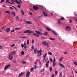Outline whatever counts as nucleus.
I'll list each match as a JSON object with an SVG mask.
<instances>
[{
	"label": "nucleus",
	"instance_id": "obj_43",
	"mask_svg": "<svg viewBox=\"0 0 77 77\" xmlns=\"http://www.w3.org/2000/svg\"><path fill=\"white\" fill-rule=\"evenodd\" d=\"M33 49H34V48H35V47H34V46L32 45L31 47Z\"/></svg>",
	"mask_w": 77,
	"mask_h": 77
},
{
	"label": "nucleus",
	"instance_id": "obj_51",
	"mask_svg": "<svg viewBox=\"0 0 77 77\" xmlns=\"http://www.w3.org/2000/svg\"><path fill=\"white\" fill-rule=\"evenodd\" d=\"M9 9H11V10H13V8H12V7H10L9 8Z\"/></svg>",
	"mask_w": 77,
	"mask_h": 77
},
{
	"label": "nucleus",
	"instance_id": "obj_50",
	"mask_svg": "<svg viewBox=\"0 0 77 77\" xmlns=\"http://www.w3.org/2000/svg\"><path fill=\"white\" fill-rule=\"evenodd\" d=\"M11 32H15V29H14L11 30Z\"/></svg>",
	"mask_w": 77,
	"mask_h": 77
},
{
	"label": "nucleus",
	"instance_id": "obj_39",
	"mask_svg": "<svg viewBox=\"0 0 77 77\" xmlns=\"http://www.w3.org/2000/svg\"><path fill=\"white\" fill-rule=\"evenodd\" d=\"M34 69V68L33 67L30 70L31 71H32Z\"/></svg>",
	"mask_w": 77,
	"mask_h": 77
},
{
	"label": "nucleus",
	"instance_id": "obj_27",
	"mask_svg": "<svg viewBox=\"0 0 77 77\" xmlns=\"http://www.w3.org/2000/svg\"><path fill=\"white\" fill-rule=\"evenodd\" d=\"M11 13L12 14V15L14 16H15V13L14 12H12Z\"/></svg>",
	"mask_w": 77,
	"mask_h": 77
},
{
	"label": "nucleus",
	"instance_id": "obj_26",
	"mask_svg": "<svg viewBox=\"0 0 77 77\" xmlns=\"http://www.w3.org/2000/svg\"><path fill=\"white\" fill-rule=\"evenodd\" d=\"M48 54L49 55H52V53L50 51H49L48 52Z\"/></svg>",
	"mask_w": 77,
	"mask_h": 77
},
{
	"label": "nucleus",
	"instance_id": "obj_35",
	"mask_svg": "<svg viewBox=\"0 0 77 77\" xmlns=\"http://www.w3.org/2000/svg\"><path fill=\"white\" fill-rule=\"evenodd\" d=\"M17 7L18 8H19V9H20V8H21L20 7H21V5H18Z\"/></svg>",
	"mask_w": 77,
	"mask_h": 77
},
{
	"label": "nucleus",
	"instance_id": "obj_38",
	"mask_svg": "<svg viewBox=\"0 0 77 77\" xmlns=\"http://www.w3.org/2000/svg\"><path fill=\"white\" fill-rule=\"evenodd\" d=\"M5 13H7V14H9V13H10V12L8 11H7L5 12Z\"/></svg>",
	"mask_w": 77,
	"mask_h": 77
},
{
	"label": "nucleus",
	"instance_id": "obj_20",
	"mask_svg": "<svg viewBox=\"0 0 77 77\" xmlns=\"http://www.w3.org/2000/svg\"><path fill=\"white\" fill-rule=\"evenodd\" d=\"M20 12L22 15H24V12H23V10H21Z\"/></svg>",
	"mask_w": 77,
	"mask_h": 77
},
{
	"label": "nucleus",
	"instance_id": "obj_59",
	"mask_svg": "<svg viewBox=\"0 0 77 77\" xmlns=\"http://www.w3.org/2000/svg\"><path fill=\"white\" fill-rule=\"evenodd\" d=\"M60 19L61 20H63V17H61V18H60Z\"/></svg>",
	"mask_w": 77,
	"mask_h": 77
},
{
	"label": "nucleus",
	"instance_id": "obj_53",
	"mask_svg": "<svg viewBox=\"0 0 77 77\" xmlns=\"http://www.w3.org/2000/svg\"><path fill=\"white\" fill-rule=\"evenodd\" d=\"M46 63L48 64L49 63V60H48L47 62Z\"/></svg>",
	"mask_w": 77,
	"mask_h": 77
},
{
	"label": "nucleus",
	"instance_id": "obj_4",
	"mask_svg": "<svg viewBox=\"0 0 77 77\" xmlns=\"http://www.w3.org/2000/svg\"><path fill=\"white\" fill-rule=\"evenodd\" d=\"M25 72H21L18 76V77H21L23 75L25 74Z\"/></svg>",
	"mask_w": 77,
	"mask_h": 77
},
{
	"label": "nucleus",
	"instance_id": "obj_23",
	"mask_svg": "<svg viewBox=\"0 0 77 77\" xmlns=\"http://www.w3.org/2000/svg\"><path fill=\"white\" fill-rule=\"evenodd\" d=\"M48 32H46L45 33H43V35H48Z\"/></svg>",
	"mask_w": 77,
	"mask_h": 77
},
{
	"label": "nucleus",
	"instance_id": "obj_15",
	"mask_svg": "<svg viewBox=\"0 0 77 77\" xmlns=\"http://www.w3.org/2000/svg\"><path fill=\"white\" fill-rule=\"evenodd\" d=\"M63 59V57H62L61 58L59 59V62H60V63H61L62 62V59Z\"/></svg>",
	"mask_w": 77,
	"mask_h": 77
},
{
	"label": "nucleus",
	"instance_id": "obj_46",
	"mask_svg": "<svg viewBox=\"0 0 77 77\" xmlns=\"http://www.w3.org/2000/svg\"><path fill=\"white\" fill-rule=\"evenodd\" d=\"M4 2V0H1V2L0 3H3V2Z\"/></svg>",
	"mask_w": 77,
	"mask_h": 77
},
{
	"label": "nucleus",
	"instance_id": "obj_62",
	"mask_svg": "<svg viewBox=\"0 0 77 77\" xmlns=\"http://www.w3.org/2000/svg\"><path fill=\"white\" fill-rule=\"evenodd\" d=\"M36 66L35 65V66L34 67V68L35 69H36Z\"/></svg>",
	"mask_w": 77,
	"mask_h": 77
},
{
	"label": "nucleus",
	"instance_id": "obj_24",
	"mask_svg": "<svg viewBox=\"0 0 77 77\" xmlns=\"http://www.w3.org/2000/svg\"><path fill=\"white\" fill-rule=\"evenodd\" d=\"M49 39H51V40H55V38H51V37H50L49 38Z\"/></svg>",
	"mask_w": 77,
	"mask_h": 77
},
{
	"label": "nucleus",
	"instance_id": "obj_8",
	"mask_svg": "<svg viewBox=\"0 0 77 77\" xmlns=\"http://www.w3.org/2000/svg\"><path fill=\"white\" fill-rule=\"evenodd\" d=\"M33 8L34 9H35V10H37V9H39V8L36 6H34L33 7Z\"/></svg>",
	"mask_w": 77,
	"mask_h": 77
},
{
	"label": "nucleus",
	"instance_id": "obj_40",
	"mask_svg": "<svg viewBox=\"0 0 77 77\" xmlns=\"http://www.w3.org/2000/svg\"><path fill=\"white\" fill-rule=\"evenodd\" d=\"M22 54H23V55H24V52L23 51H22L21 52Z\"/></svg>",
	"mask_w": 77,
	"mask_h": 77
},
{
	"label": "nucleus",
	"instance_id": "obj_55",
	"mask_svg": "<svg viewBox=\"0 0 77 77\" xmlns=\"http://www.w3.org/2000/svg\"><path fill=\"white\" fill-rule=\"evenodd\" d=\"M19 2H20V3H22V2L21 1V0H19Z\"/></svg>",
	"mask_w": 77,
	"mask_h": 77
},
{
	"label": "nucleus",
	"instance_id": "obj_42",
	"mask_svg": "<svg viewBox=\"0 0 77 77\" xmlns=\"http://www.w3.org/2000/svg\"><path fill=\"white\" fill-rule=\"evenodd\" d=\"M59 77H62V73H60V75H59Z\"/></svg>",
	"mask_w": 77,
	"mask_h": 77
},
{
	"label": "nucleus",
	"instance_id": "obj_3",
	"mask_svg": "<svg viewBox=\"0 0 77 77\" xmlns=\"http://www.w3.org/2000/svg\"><path fill=\"white\" fill-rule=\"evenodd\" d=\"M9 60H12L13 59V55L12 54H10L8 57Z\"/></svg>",
	"mask_w": 77,
	"mask_h": 77
},
{
	"label": "nucleus",
	"instance_id": "obj_33",
	"mask_svg": "<svg viewBox=\"0 0 77 77\" xmlns=\"http://www.w3.org/2000/svg\"><path fill=\"white\" fill-rule=\"evenodd\" d=\"M57 71H55V75H57Z\"/></svg>",
	"mask_w": 77,
	"mask_h": 77
},
{
	"label": "nucleus",
	"instance_id": "obj_31",
	"mask_svg": "<svg viewBox=\"0 0 77 77\" xmlns=\"http://www.w3.org/2000/svg\"><path fill=\"white\" fill-rule=\"evenodd\" d=\"M16 3H17V4H18L19 5H21V4H20V2L18 1L16 2Z\"/></svg>",
	"mask_w": 77,
	"mask_h": 77
},
{
	"label": "nucleus",
	"instance_id": "obj_19",
	"mask_svg": "<svg viewBox=\"0 0 77 77\" xmlns=\"http://www.w3.org/2000/svg\"><path fill=\"white\" fill-rule=\"evenodd\" d=\"M22 63L24 64H25V63H27V62L23 60L22 61Z\"/></svg>",
	"mask_w": 77,
	"mask_h": 77
},
{
	"label": "nucleus",
	"instance_id": "obj_54",
	"mask_svg": "<svg viewBox=\"0 0 77 77\" xmlns=\"http://www.w3.org/2000/svg\"><path fill=\"white\" fill-rule=\"evenodd\" d=\"M29 13L30 15H32V12H29Z\"/></svg>",
	"mask_w": 77,
	"mask_h": 77
},
{
	"label": "nucleus",
	"instance_id": "obj_37",
	"mask_svg": "<svg viewBox=\"0 0 77 77\" xmlns=\"http://www.w3.org/2000/svg\"><path fill=\"white\" fill-rule=\"evenodd\" d=\"M39 53H40V50H37V53L38 54H39Z\"/></svg>",
	"mask_w": 77,
	"mask_h": 77
},
{
	"label": "nucleus",
	"instance_id": "obj_32",
	"mask_svg": "<svg viewBox=\"0 0 77 77\" xmlns=\"http://www.w3.org/2000/svg\"><path fill=\"white\" fill-rule=\"evenodd\" d=\"M56 62V58H54L53 62Z\"/></svg>",
	"mask_w": 77,
	"mask_h": 77
},
{
	"label": "nucleus",
	"instance_id": "obj_25",
	"mask_svg": "<svg viewBox=\"0 0 77 77\" xmlns=\"http://www.w3.org/2000/svg\"><path fill=\"white\" fill-rule=\"evenodd\" d=\"M34 51L35 52V54H36V51H37V49H35Z\"/></svg>",
	"mask_w": 77,
	"mask_h": 77
},
{
	"label": "nucleus",
	"instance_id": "obj_44",
	"mask_svg": "<svg viewBox=\"0 0 77 77\" xmlns=\"http://www.w3.org/2000/svg\"><path fill=\"white\" fill-rule=\"evenodd\" d=\"M74 65H77V62H75L74 63Z\"/></svg>",
	"mask_w": 77,
	"mask_h": 77
},
{
	"label": "nucleus",
	"instance_id": "obj_60",
	"mask_svg": "<svg viewBox=\"0 0 77 77\" xmlns=\"http://www.w3.org/2000/svg\"><path fill=\"white\" fill-rule=\"evenodd\" d=\"M41 38L42 39H45V37H41Z\"/></svg>",
	"mask_w": 77,
	"mask_h": 77
},
{
	"label": "nucleus",
	"instance_id": "obj_47",
	"mask_svg": "<svg viewBox=\"0 0 77 77\" xmlns=\"http://www.w3.org/2000/svg\"><path fill=\"white\" fill-rule=\"evenodd\" d=\"M2 48H3V47L0 45V49H2Z\"/></svg>",
	"mask_w": 77,
	"mask_h": 77
},
{
	"label": "nucleus",
	"instance_id": "obj_29",
	"mask_svg": "<svg viewBox=\"0 0 77 77\" xmlns=\"http://www.w3.org/2000/svg\"><path fill=\"white\" fill-rule=\"evenodd\" d=\"M45 70V69H42L40 70V72H43Z\"/></svg>",
	"mask_w": 77,
	"mask_h": 77
},
{
	"label": "nucleus",
	"instance_id": "obj_22",
	"mask_svg": "<svg viewBox=\"0 0 77 77\" xmlns=\"http://www.w3.org/2000/svg\"><path fill=\"white\" fill-rule=\"evenodd\" d=\"M56 65V63L55 62H53V66H55Z\"/></svg>",
	"mask_w": 77,
	"mask_h": 77
},
{
	"label": "nucleus",
	"instance_id": "obj_30",
	"mask_svg": "<svg viewBox=\"0 0 77 77\" xmlns=\"http://www.w3.org/2000/svg\"><path fill=\"white\" fill-rule=\"evenodd\" d=\"M9 3H10V4H11V5H13V4H15V3H14V2H8Z\"/></svg>",
	"mask_w": 77,
	"mask_h": 77
},
{
	"label": "nucleus",
	"instance_id": "obj_21",
	"mask_svg": "<svg viewBox=\"0 0 77 77\" xmlns=\"http://www.w3.org/2000/svg\"><path fill=\"white\" fill-rule=\"evenodd\" d=\"M49 69H50V72H51V71H52L53 68H52V67H50Z\"/></svg>",
	"mask_w": 77,
	"mask_h": 77
},
{
	"label": "nucleus",
	"instance_id": "obj_1",
	"mask_svg": "<svg viewBox=\"0 0 77 77\" xmlns=\"http://www.w3.org/2000/svg\"><path fill=\"white\" fill-rule=\"evenodd\" d=\"M34 31H31L29 30H28L26 31H25L23 32V33H28L29 35H30L31 33H32V35H34L35 36H37V37H39V35H38L37 34L34 33Z\"/></svg>",
	"mask_w": 77,
	"mask_h": 77
},
{
	"label": "nucleus",
	"instance_id": "obj_48",
	"mask_svg": "<svg viewBox=\"0 0 77 77\" xmlns=\"http://www.w3.org/2000/svg\"><path fill=\"white\" fill-rule=\"evenodd\" d=\"M22 38H23V39H26V37H22Z\"/></svg>",
	"mask_w": 77,
	"mask_h": 77
},
{
	"label": "nucleus",
	"instance_id": "obj_41",
	"mask_svg": "<svg viewBox=\"0 0 77 77\" xmlns=\"http://www.w3.org/2000/svg\"><path fill=\"white\" fill-rule=\"evenodd\" d=\"M21 47L22 48H23V47H24V45H23V44H22L21 45Z\"/></svg>",
	"mask_w": 77,
	"mask_h": 77
},
{
	"label": "nucleus",
	"instance_id": "obj_57",
	"mask_svg": "<svg viewBox=\"0 0 77 77\" xmlns=\"http://www.w3.org/2000/svg\"><path fill=\"white\" fill-rule=\"evenodd\" d=\"M15 30H18V28H15Z\"/></svg>",
	"mask_w": 77,
	"mask_h": 77
},
{
	"label": "nucleus",
	"instance_id": "obj_12",
	"mask_svg": "<svg viewBox=\"0 0 77 77\" xmlns=\"http://www.w3.org/2000/svg\"><path fill=\"white\" fill-rule=\"evenodd\" d=\"M47 53H46L44 55H43V56H44V59L43 60H45V57H46V56H47Z\"/></svg>",
	"mask_w": 77,
	"mask_h": 77
},
{
	"label": "nucleus",
	"instance_id": "obj_14",
	"mask_svg": "<svg viewBox=\"0 0 77 77\" xmlns=\"http://www.w3.org/2000/svg\"><path fill=\"white\" fill-rule=\"evenodd\" d=\"M26 24H32V22H31L30 21H26L25 23Z\"/></svg>",
	"mask_w": 77,
	"mask_h": 77
},
{
	"label": "nucleus",
	"instance_id": "obj_13",
	"mask_svg": "<svg viewBox=\"0 0 77 77\" xmlns=\"http://www.w3.org/2000/svg\"><path fill=\"white\" fill-rule=\"evenodd\" d=\"M6 30L7 32H9L10 31V28H8L6 29Z\"/></svg>",
	"mask_w": 77,
	"mask_h": 77
},
{
	"label": "nucleus",
	"instance_id": "obj_64",
	"mask_svg": "<svg viewBox=\"0 0 77 77\" xmlns=\"http://www.w3.org/2000/svg\"><path fill=\"white\" fill-rule=\"evenodd\" d=\"M29 57V55H27L26 56V57Z\"/></svg>",
	"mask_w": 77,
	"mask_h": 77
},
{
	"label": "nucleus",
	"instance_id": "obj_34",
	"mask_svg": "<svg viewBox=\"0 0 77 77\" xmlns=\"http://www.w3.org/2000/svg\"><path fill=\"white\" fill-rule=\"evenodd\" d=\"M50 60L51 61V63L52 62H53V59L52 58H51L50 59Z\"/></svg>",
	"mask_w": 77,
	"mask_h": 77
},
{
	"label": "nucleus",
	"instance_id": "obj_17",
	"mask_svg": "<svg viewBox=\"0 0 77 77\" xmlns=\"http://www.w3.org/2000/svg\"><path fill=\"white\" fill-rule=\"evenodd\" d=\"M52 32H53V33H54V35H58V34L57 33H56V32L53 31H52Z\"/></svg>",
	"mask_w": 77,
	"mask_h": 77
},
{
	"label": "nucleus",
	"instance_id": "obj_28",
	"mask_svg": "<svg viewBox=\"0 0 77 77\" xmlns=\"http://www.w3.org/2000/svg\"><path fill=\"white\" fill-rule=\"evenodd\" d=\"M26 42L27 44H29V40L28 39Z\"/></svg>",
	"mask_w": 77,
	"mask_h": 77
},
{
	"label": "nucleus",
	"instance_id": "obj_58",
	"mask_svg": "<svg viewBox=\"0 0 77 77\" xmlns=\"http://www.w3.org/2000/svg\"><path fill=\"white\" fill-rule=\"evenodd\" d=\"M17 1H18V0H14L13 2H16Z\"/></svg>",
	"mask_w": 77,
	"mask_h": 77
},
{
	"label": "nucleus",
	"instance_id": "obj_9",
	"mask_svg": "<svg viewBox=\"0 0 77 77\" xmlns=\"http://www.w3.org/2000/svg\"><path fill=\"white\" fill-rule=\"evenodd\" d=\"M43 15H44L45 17H47V16H48V15H47V14L45 13V12H43Z\"/></svg>",
	"mask_w": 77,
	"mask_h": 77
},
{
	"label": "nucleus",
	"instance_id": "obj_7",
	"mask_svg": "<svg viewBox=\"0 0 77 77\" xmlns=\"http://www.w3.org/2000/svg\"><path fill=\"white\" fill-rule=\"evenodd\" d=\"M35 31L37 34H39V35H42V33L41 32L37 30H35Z\"/></svg>",
	"mask_w": 77,
	"mask_h": 77
},
{
	"label": "nucleus",
	"instance_id": "obj_56",
	"mask_svg": "<svg viewBox=\"0 0 77 77\" xmlns=\"http://www.w3.org/2000/svg\"><path fill=\"white\" fill-rule=\"evenodd\" d=\"M60 20H58V23H60Z\"/></svg>",
	"mask_w": 77,
	"mask_h": 77
},
{
	"label": "nucleus",
	"instance_id": "obj_16",
	"mask_svg": "<svg viewBox=\"0 0 77 77\" xmlns=\"http://www.w3.org/2000/svg\"><path fill=\"white\" fill-rule=\"evenodd\" d=\"M46 29H47V30H48V32H49V31H50V30H51L50 28L48 27H46Z\"/></svg>",
	"mask_w": 77,
	"mask_h": 77
},
{
	"label": "nucleus",
	"instance_id": "obj_52",
	"mask_svg": "<svg viewBox=\"0 0 77 77\" xmlns=\"http://www.w3.org/2000/svg\"><path fill=\"white\" fill-rule=\"evenodd\" d=\"M6 3H9V0H6Z\"/></svg>",
	"mask_w": 77,
	"mask_h": 77
},
{
	"label": "nucleus",
	"instance_id": "obj_10",
	"mask_svg": "<svg viewBox=\"0 0 77 77\" xmlns=\"http://www.w3.org/2000/svg\"><path fill=\"white\" fill-rule=\"evenodd\" d=\"M11 66L10 64H8V65H7L6 66H5V69H7V68H8L9 66Z\"/></svg>",
	"mask_w": 77,
	"mask_h": 77
},
{
	"label": "nucleus",
	"instance_id": "obj_6",
	"mask_svg": "<svg viewBox=\"0 0 77 77\" xmlns=\"http://www.w3.org/2000/svg\"><path fill=\"white\" fill-rule=\"evenodd\" d=\"M26 76L27 77H29L30 76V72L28 71L26 74Z\"/></svg>",
	"mask_w": 77,
	"mask_h": 77
},
{
	"label": "nucleus",
	"instance_id": "obj_63",
	"mask_svg": "<svg viewBox=\"0 0 77 77\" xmlns=\"http://www.w3.org/2000/svg\"><path fill=\"white\" fill-rule=\"evenodd\" d=\"M24 48H27V46L26 45L25 46Z\"/></svg>",
	"mask_w": 77,
	"mask_h": 77
},
{
	"label": "nucleus",
	"instance_id": "obj_61",
	"mask_svg": "<svg viewBox=\"0 0 77 77\" xmlns=\"http://www.w3.org/2000/svg\"><path fill=\"white\" fill-rule=\"evenodd\" d=\"M42 17L41 16H40L38 17L39 18H41Z\"/></svg>",
	"mask_w": 77,
	"mask_h": 77
},
{
	"label": "nucleus",
	"instance_id": "obj_49",
	"mask_svg": "<svg viewBox=\"0 0 77 77\" xmlns=\"http://www.w3.org/2000/svg\"><path fill=\"white\" fill-rule=\"evenodd\" d=\"M32 43H34V40L33 39H32Z\"/></svg>",
	"mask_w": 77,
	"mask_h": 77
},
{
	"label": "nucleus",
	"instance_id": "obj_45",
	"mask_svg": "<svg viewBox=\"0 0 77 77\" xmlns=\"http://www.w3.org/2000/svg\"><path fill=\"white\" fill-rule=\"evenodd\" d=\"M46 67H48V64H46Z\"/></svg>",
	"mask_w": 77,
	"mask_h": 77
},
{
	"label": "nucleus",
	"instance_id": "obj_36",
	"mask_svg": "<svg viewBox=\"0 0 77 77\" xmlns=\"http://www.w3.org/2000/svg\"><path fill=\"white\" fill-rule=\"evenodd\" d=\"M15 53H16L14 51H13V52H11V54H15Z\"/></svg>",
	"mask_w": 77,
	"mask_h": 77
},
{
	"label": "nucleus",
	"instance_id": "obj_11",
	"mask_svg": "<svg viewBox=\"0 0 77 77\" xmlns=\"http://www.w3.org/2000/svg\"><path fill=\"white\" fill-rule=\"evenodd\" d=\"M19 20L20 18L18 16H16V21H19Z\"/></svg>",
	"mask_w": 77,
	"mask_h": 77
},
{
	"label": "nucleus",
	"instance_id": "obj_5",
	"mask_svg": "<svg viewBox=\"0 0 77 77\" xmlns=\"http://www.w3.org/2000/svg\"><path fill=\"white\" fill-rule=\"evenodd\" d=\"M66 29L68 31H70L71 30V28H70V26H67L66 27Z\"/></svg>",
	"mask_w": 77,
	"mask_h": 77
},
{
	"label": "nucleus",
	"instance_id": "obj_2",
	"mask_svg": "<svg viewBox=\"0 0 77 77\" xmlns=\"http://www.w3.org/2000/svg\"><path fill=\"white\" fill-rule=\"evenodd\" d=\"M42 44H44V45H45V46H48V43H47L46 41H43L42 42Z\"/></svg>",
	"mask_w": 77,
	"mask_h": 77
},
{
	"label": "nucleus",
	"instance_id": "obj_18",
	"mask_svg": "<svg viewBox=\"0 0 77 77\" xmlns=\"http://www.w3.org/2000/svg\"><path fill=\"white\" fill-rule=\"evenodd\" d=\"M59 65L60 66H62L63 68V67H64V65H63L62 64L59 63Z\"/></svg>",
	"mask_w": 77,
	"mask_h": 77
}]
</instances>
